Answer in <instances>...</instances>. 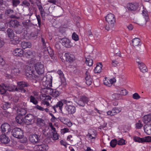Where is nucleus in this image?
<instances>
[{"instance_id": "1", "label": "nucleus", "mask_w": 151, "mask_h": 151, "mask_svg": "<svg viewBox=\"0 0 151 151\" xmlns=\"http://www.w3.org/2000/svg\"><path fill=\"white\" fill-rule=\"evenodd\" d=\"M46 79L45 81H43L42 84L43 86L46 87L44 88L45 91H46L47 94H49L52 97H56L60 95L59 91L55 89H52L50 88L52 86V77L50 74L47 75L46 76Z\"/></svg>"}, {"instance_id": "2", "label": "nucleus", "mask_w": 151, "mask_h": 151, "mask_svg": "<svg viewBox=\"0 0 151 151\" xmlns=\"http://www.w3.org/2000/svg\"><path fill=\"white\" fill-rule=\"evenodd\" d=\"M24 65L23 63L18 61H15L11 68V74L14 76L18 75L24 70Z\"/></svg>"}, {"instance_id": "3", "label": "nucleus", "mask_w": 151, "mask_h": 151, "mask_svg": "<svg viewBox=\"0 0 151 151\" xmlns=\"http://www.w3.org/2000/svg\"><path fill=\"white\" fill-rule=\"evenodd\" d=\"M12 133L14 137L19 139L20 142L21 143H25L27 140V138L24 137L23 132L20 128H16L13 129Z\"/></svg>"}, {"instance_id": "4", "label": "nucleus", "mask_w": 151, "mask_h": 151, "mask_svg": "<svg viewBox=\"0 0 151 151\" xmlns=\"http://www.w3.org/2000/svg\"><path fill=\"white\" fill-rule=\"evenodd\" d=\"M8 25L10 27H19L20 29H17L16 30V33L17 34H20L22 32L24 29L22 26L19 24L18 22L16 20H12L9 22L7 23Z\"/></svg>"}, {"instance_id": "5", "label": "nucleus", "mask_w": 151, "mask_h": 151, "mask_svg": "<svg viewBox=\"0 0 151 151\" xmlns=\"http://www.w3.org/2000/svg\"><path fill=\"white\" fill-rule=\"evenodd\" d=\"M71 103V102L70 101H67L65 99H63L60 101L58 102L55 105L52 106V107L55 112H57V109L59 108V109L61 113H63L64 112L62 110L63 106V104H66L67 103Z\"/></svg>"}, {"instance_id": "6", "label": "nucleus", "mask_w": 151, "mask_h": 151, "mask_svg": "<svg viewBox=\"0 0 151 151\" xmlns=\"http://www.w3.org/2000/svg\"><path fill=\"white\" fill-rule=\"evenodd\" d=\"M29 86V84L26 82L24 81H20L17 82V88L18 92L24 93L26 91V89L25 88Z\"/></svg>"}, {"instance_id": "7", "label": "nucleus", "mask_w": 151, "mask_h": 151, "mask_svg": "<svg viewBox=\"0 0 151 151\" xmlns=\"http://www.w3.org/2000/svg\"><path fill=\"white\" fill-rule=\"evenodd\" d=\"M72 103H67L65 106L64 108L65 112L68 114H73L75 113L76 111L75 107L71 104Z\"/></svg>"}, {"instance_id": "8", "label": "nucleus", "mask_w": 151, "mask_h": 151, "mask_svg": "<svg viewBox=\"0 0 151 151\" xmlns=\"http://www.w3.org/2000/svg\"><path fill=\"white\" fill-rule=\"evenodd\" d=\"M35 68L36 72L39 74H42L44 73V65L41 62H38L35 63Z\"/></svg>"}, {"instance_id": "9", "label": "nucleus", "mask_w": 151, "mask_h": 151, "mask_svg": "<svg viewBox=\"0 0 151 151\" xmlns=\"http://www.w3.org/2000/svg\"><path fill=\"white\" fill-rule=\"evenodd\" d=\"M89 101V99L84 96H81L78 100L77 103L79 106H84L85 104H87Z\"/></svg>"}, {"instance_id": "10", "label": "nucleus", "mask_w": 151, "mask_h": 151, "mask_svg": "<svg viewBox=\"0 0 151 151\" xmlns=\"http://www.w3.org/2000/svg\"><path fill=\"white\" fill-rule=\"evenodd\" d=\"M106 21L108 22L109 24H114L116 22V19L114 15L111 14H109L105 17Z\"/></svg>"}, {"instance_id": "11", "label": "nucleus", "mask_w": 151, "mask_h": 151, "mask_svg": "<svg viewBox=\"0 0 151 151\" xmlns=\"http://www.w3.org/2000/svg\"><path fill=\"white\" fill-rule=\"evenodd\" d=\"M122 109L120 108L115 107L113 108L111 110H110L107 112V115L112 116L117 114L121 111Z\"/></svg>"}, {"instance_id": "12", "label": "nucleus", "mask_w": 151, "mask_h": 151, "mask_svg": "<svg viewBox=\"0 0 151 151\" xmlns=\"http://www.w3.org/2000/svg\"><path fill=\"white\" fill-rule=\"evenodd\" d=\"M34 119L33 115L30 114H28L24 118V122L26 124H31L34 122Z\"/></svg>"}, {"instance_id": "13", "label": "nucleus", "mask_w": 151, "mask_h": 151, "mask_svg": "<svg viewBox=\"0 0 151 151\" xmlns=\"http://www.w3.org/2000/svg\"><path fill=\"white\" fill-rule=\"evenodd\" d=\"M40 137L39 135L36 134H34L30 135L29 140L31 142L35 144L39 141Z\"/></svg>"}, {"instance_id": "14", "label": "nucleus", "mask_w": 151, "mask_h": 151, "mask_svg": "<svg viewBox=\"0 0 151 151\" xmlns=\"http://www.w3.org/2000/svg\"><path fill=\"white\" fill-rule=\"evenodd\" d=\"M61 42L63 45L65 47L70 48L73 46V44L70 40L67 38L62 39Z\"/></svg>"}, {"instance_id": "15", "label": "nucleus", "mask_w": 151, "mask_h": 151, "mask_svg": "<svg viewBox=\"0 0 151 151\" xmlns=\"http://www.w3.org/2000/svg\"><path fill=\"white\" fill-rule=\"evenodd\" d=\"M24 51L19 48H17L14 49L12 52V54L14 56L22 57L23 56Z\"/></svg>"}, {"instance_id": "16", "label": "nucleus", "mask_w": 151, "mask_h": 151, "mask_svg": "<svg viewBox=\"0 0 151 151\" xmlns=\"http://www.w3.org/2000/svg\"><path fill=\"white\" fill-rule=\"evenodd\" d=\"M116 82V79L115 78L110 79L106 78L104 80V84L108 86H111L112 84Z\"/></svg>"}, {"instance_id": "17", "label": "nucleus", "mask_w": 151, "mask_h": 151, "mask_svg": "<svg viewBox=\"0 0 151 151\" xmlns=\"http://www.w3.org/2000/svg\"><path fill=\"white\" fill-rule=\"evenodd\" d=\"M25 55L27 58L30 60L34 59L36 57L35 52L31 50H29L26 52Z\"/></svg>"}, {"instance_id": "18", "label": "nucleus", "mask_w": 151, "mask_h": 151, "mask_svg": "<svg viewBox=\"0 0 151 151\" xmlns=\"http://www.w3.org/2000/svg\"><path fill=\"white\" fill-rule=\"evenodd\" d=\"M97 133L96 131L93 129H90L88 130L87 136L90 139H95L96 137Z\"/></svg>"}, {"instance_id": "19", "label": "nucleus", "mask_w": 151, "mask_h": 151, "mask_svg": "<svg viewBox=\"0 0 151 151\" xmlns=\"http://www.w3.org/2000/svg\"><path fill=\"white\" fill-rule=\"evenodd\" d=\"M139 4L137 3H129L128 4L127 7L128 10L134 11L137 10L139 7Z\"/></svg>"}, {"instance_id": "20", "label": "nucleus", "mask_w": 151, "mask_h": 151, "mask_svg": "<svg viewBox=\"0 0 151 151\" xmlns=\"http://www.w3.org/2000/svg\"><path fill=\"white\" fill-rule=\"evenodd\" d=\"M1 129L2 133H4L6 131L7 132H8L11 130L10 126L8 123H5L1 125Z\"/></svg>"}, {"instance_id": "21", "label": "nucleus", "mask_w": 151, "mask_h": 151, "mask_svg": "<svg viewBox=\"0 0 151 151\" xmlns=\"http://www.w3.org/2000/svg\"><path fill=\"white\" fill-rule=\"evenodd\" d=\"M65 56L66 58V60L70 62H72L76 59L75 56L72 53H65Z\"/></svg>"}, {"instance_id": "22", "label": "nucleus", "mask_w": 151, "mask_h": 151, "mask_svg": "<svg viewBox=\"0 0 151 151\" xmlns=\"http://www.w3.org/2000/svg\"><path fill=\"white\" fill-rule=\"evenodd\" d=\"M47 51L46 50H45L44 51L47 54L48 53L52 59L53 60H56L57 58L54 55L53 51L51 49V47H47Z\"/></svg>"}, {"instance_id": "23", "label": "nucleus", "mask_w": 151, "mask_h": 151, "mask_svg": "<svg viewBox=\"0 0 151 151\" xmlns=\"http://www.w3.org/2000/svg\"><path fill=\"white\" fill-rule=\"evenodd\" d=\"M140 63V62L138 61L137 62L138 67L140 71L143 73L147 72V68L145 64L143 63Z\"/></svg>"}, {"instance_id": "24", "label": "nucleus", "mask_w": 151, "mask_h": 151, "mask_svg": "<svg viewBox=\"0 0 151 151\" xmlns=\"http://www.w3.org/2000/svg\"><path fill=\"white\" fill-rule=\"evenodd\" d=\"M0 140L1 142L3 143L7 144L10 141L9 138L5 135H1L0 136Z\"/></svg>"}, {"instance_id": "25", "label": "nucleus", "mask_w": 151, "mask_h": 151, "mask_svg": "<svg viewBox=\"0 0 151 151\" xmlns=\"http://www.w3.org/2000/svg\"><path fill=\"white\" fill-rule=\"evenodd\" d=\"M143 121L146 124L151 121V113L144 115L143 117Z\"/></svg>"}, {"instance_id": "26", "label": "nucleus", "mask_w": 151, "mask_h": 151, "mask_svg": "<svg viewBox=\"0 0 151 151\" xmlns=\"http://www.w3.org/2000/svg\"><path fill=\"white\" fill-rule=\"evenodd\" d=\"M37 125L40 127H42L45 126V122L44 120L41 118H37L36 120Z\"/></svg>"}, {"instance_id": "27", "label": "nucleus", "mask_w": 151, "mask_h": 151, "mask_svg": "<svg viewBox=\"0 0 151 151\" xmlns=\"http://www.w3.org/2000/svg\"><path fill=\"white\" fill-rule=\"evenodd\" d=\"M102 65L101 63H97L96 67L94 70V72L96 73H99L101 72L102 70Z\"/></svg>"}, {"instance_id": "28", "label": "nucleus", "mask_w": 151, "mask_h": 151, "mask_svg": "<svg viewBox=\"0 0 151 151\" xmlns=\"http://www.w3.org/2000/svg\"><path fill=\"white\" fill-rule=\"evenodd\" d=\"M7 86L4 84L0 85V93L1 94H5L7 90Z\"/></svg>"}, {"instance_id": "29", "label": "nucleus", "mask_w": 151, "mask_h": 151, "mask_svg": "<svg viewBox=\"0 0 151 151\" xmlns=\"http://www.w3.org/2000/svg\"><path fill=\"white\" fill-rule=\"evenodd\" d=\"M21 47L24 49L27 48H30L31 47L32 45L29 42H22L21 44Z\"/></svg>"}, {"instance_id": "30", "label": "nucleus", "mask_w": 151, "mask_h": 151, "mask_svg": "<svg viewBox=\"0 0 151 151\" xmlns=\"http://www.w3.org/2000/svg\"><path fill=\"white\" fill-rule=\"evenodd\" d=\"M7 90L10 91H18L17 87H16L15 86L13 85H10L8 86H7Z\"/></svg>"}, {"instance_id": "31", "label": "nucleus", "mask_w": 151, "mask_h": 151, "mask_svg": "<svg viewBox=\"0 0 151 151\" xmlns=\"http://www.w3.org/2000/svg\"><path fill=\"white\" fill-rule=\"evenodd\" d=\"M145 132L148 135H151V125H146L144 127Z\"/></svg>"}, {"instance_id": "32", "label": "nucleus", "mask_w": 151, "mask_h": 151, "mask_svg": "<svg viewBox=\"0 0 151 151\" xmlns=\"http://www.w3.org/2000/svg\"><path fill=\"white\" fill-rule=\"evenodd\" d=\"M6 14L9 16L11 18H14L15 16L14 15V11L11 9H8L6 10L5 12Z\"/></svg>"}, {"instance_id": "33", "label": "nucleus", "mask_w": 151, "mask_h": 151, "mask_svg": "<svg viewBox=\"0 0 151 151\" xmlns=\"http://www.w3.org/2000/svg\"><path fill=\"white\" fill-rule=\"evenodd\" d=\"M17 112L19 115L21 116L25 115L27 113V110L25 108H20L17 110Z\"/></svg>"}, {"instance_id": "34", "label": "nucleus", "mask_w": 151, "mask_h": 151, "mask_svg": "<svg viewBox=\"0 0 151 151\" xmlns=\"http://www.w3.org/2000/svg\"><path fill=\"white\" fill-rule=\"evenodd\" d=\"M35 108L38 110L42 111H45V112H46L47 113H49L50 112V110L48 109L49 107H48L47 108L44 109L43 107L38 105H37L35 106Z\"/></svg>"}, {"instance_id": "35", "label": "nucleus", "mask_w": 151, "mask_h": 151, "mask_svg": "<svg viewBox=\"0 0 151 151\" xmlns=\"http://www.w3.org/2000/svg\"><path fill=\"white\" fill-rule=\"evenodd\" d=\"M57 73L59 75V77L61 79V81L63 83H65V80L63 72L60 70H59L57 71Z\"/></svg>"}, {"instance_id": "36", "label": "nucleus", "mask_w": 151, "mask_h": 151, "mask_svg": "<svg viewBox=\"0 0 151 151\" xmlns=\"http://www.w3.org/2000/svg\"><path fill=\"white\" fill-rule=\"evenodd\" d=\"M140 39L138 38H135L133 39L132 40V42L133 44V45L134 46H136L140 45Z\"/></svg>"}, {"instance_id": "37", "label": "nucleus", "mask_w": 151, "mask_h": 151, "mask_svg": "<svg viewBox=\"0 0 151 151\" xmlns=\"http://www.w3.org/2000/svg\"><path fill=\"white\" fill-rule=\"evenodd\" d=\"M7 34L8 37L11 39L14 36V34L13 30L8 29L7 31Z\"/></svg>"}, {"instance_id": "38", "label": "nucleus", "mask_w": 151, "mask_h": 151, "mask_svg": "<svg viewBox=\"0 0 151 151\" xmlns=\"http://www.w3.org/2000/svg\"><path fill=\"white\" fill-rule=\"evenodd\" d=\"M86 63L89 66H92L93 63V60L92 58L90 57L86 58Z\"/></svg>"}, {"instance_id": "39", "label": "nucleus", "mask_w": 151, "mask_h": 151, "mask_svg": "<svg viewBox=\"0 0 151 151\" xmlns=\"http://www.w3.org/2000/svg\"><path fill=\"white\" fill-rule=\"evenodd\" d=\"M1 107L3 109L6 110L10 107V104L8 102H4L1 104Z\"/></svg>"}, {"instance_id": "40", "label": "nucleus", "mask_w": 151, "mask_h": 151, "mask_svg": "<svg viewBox=\"0 0 151 151\" xmlns=\"http://www.w3.org/2000/svg\"><path fill=\"white\" fill-rule=\"evenodd\" d=\"M16 120L17 123L20 124H21L24 122V120L23 117L19 115H18L16 117Z\"/></svg>"}, {"instance_id": "41", "label": "nucleus", "mask_w": 151, "mask_h": 151, "mask_svg": "<svg viewBox=\"0 0 151 151\" xmlns=\"http://www.w3.org/2000/svg\"><path fill=\"white\" fill-rule=\"evenodd\" d=\"M30 102L36 105L38 103V101L35 97L31 95L29 98Z\"/></svg>"}, {"instance_id": "42", "label": "nucleus", "mask_w": 151, "mask_h": 151, "mask_svg": "<svg viewBox=\"0 0 151 151\" xmlns=\"http://www.w3.org/2000/svg\"><path fill=\"white\" fill-rule=\"evenodd\" d=\"M25 75L27 78L29 79H31L32 78V71L31 70H29L28 72L27 71L25 72Z\"/></svg>"}, {"instance_id": "43", "label": "nucleus", "mask_w": 151, "mask_h": 151, "mask_svg": "<svg viewBox=\"0 0 151 151\" xmlns=\"http://www.w3.org/2000/svg\"><path fill=\"white\" fill-rule=\"evenodd\" d=\"M134 140L136 142H143V138H140L138 137L135 136L133 137Z\"/></svg>"}, {"instance_id": "44", "label": "nucleus", "mask_w": 151, "mask_h": 151, "mask_svg": "<svg viewBox=\"0 0 151 151\" xmlns=\"http://www.w3.org/2000/svg\"><path fill=\"white\" fill-rule=\"evenodd\" d=\"M117 144V141L116 139H112L110 142V145L112 147H115Z\"/></svg>"}, {"instance_id": "45", "label": "nucleus", "mask_w": 151, "mask_h": 151, "mask_svg": "<svg viewBox=\"0 0 151 151\" xmlns=\"http://www.w3.org/2000/svg\"><path fill=\"white\" fill-rule=\"evenodd\" d=\"M40 150H46L48 149V147L45 145H40Z\"/></svg>"}, {"instance_id": "46", "label": "nucleus", "mask_w": 151, "mask_h": 151, "mask_svg": "<svg viewBox=\"0 0 151 151\" xmlns=\"http://www.w3.org/2000/svg\"><path fill=\"white\" fill-rule=\"evenodd\" d=\"M143 142H151V137L150 136H147L143 138Z\"/></svg>"}, {"instance_id": "47", "label": "nucleus", "mask_w": 151, "mask_h": 151, "mask_svg": "<svg viewBox=\"0 0 151 151\" xmlns=\"http://www.w3.org/2000/svg\"><path fill=\"white\" fill-rule=\"evenodd\" d=\"M36 16L37 21L38 27H40L41 26V18L39 15H36Z\"/></svg>"}, {"instance_id": "48", "label": "nucleus", "mask_w": 151, "mask_h": 151, "mask_svg": "<svg viewBox=\"0 0 151 151\" xmlns=\"http://www.w3.org/2000/svg\"><path fill=\"white\" fill-rule=\"evenodd\" d=\"M142 15L146 21H148L149 19L148 15L147 12L144 10L142 12Z\"/></svg>"}, {"instance_id": "49", "label": "nucleus", "mask_w": 151, "mask_h": 151, "mask_svg": "<svg viewBox=\"0 0 151 151\" xmlns=\"http://www.w3.org/2000/svg\"><path fill=\"white\" fill-rule=\"evenodd\" d=\"M19 0H12V3L13 6H17L20 3Z\"/></svg>"}, {"instance_id": "50", "label": "nucleus", "mask_w": 151, "mask_h": 151, "mask_svg": "<svg viewBox=\"0 0 151 151\" xmlns=\"http://www.w3.org/2000/svg\"><path fill=\"white\" fill-rule=\"evenodd\" d=\"M72 38L75 41H77L79 40L78 36L75 32H74L73 34Z\"/></svg>"}, {"instance_id": "51", "label": "nucleus", "mask_w": 151, "mask_h": 151, "mask_svg": "<svg viewBox=\"0 0 151 151\" xmlns=\"http://www.w3.org/2000/svg\"><path fill=\"white\" fill-rule=\"evenodd\" d=\"M114 24H108L107 25H106L105 27V29L107 31H109L111 29H112L114 27Z\"/></svg>"}, {"instance_id": "52", "label": "nucleus", "mask_w": 151, "mask_h": 151, "mask_svg": "<svg viewBox=\"0 0 151 151\" xmlns=\"http://www.w3.org/2000/svg\"><path fill=\"white\" fill-rule=\"evenodd\" d=\"M117 141V144L119 145H122L125 144V141L122 139H119Z\"/></svg>"}, {"instance_id": "53", "label": "nucleus", "mask_w": 151, "mask_h": 151, "mask_svg": "<svg viewBox=\"0 0 151 151\" xmlns=\"http://www.w3.org/2000/svg\"><path fill=\"white\" fill-rule=\"evenodd\" d=\"M52 138L53 140H56L58 139V135L57 133V132H55L52 133Z\"/></svg>"}, {"instance_id": "54", "label": "nucleus", "mask_w": 151, "mask_h": 151, "mask_svg": "<svg viewBox=\"0 0 151 151\" xmlns=\"http://www.w3.org/2000/svg\"><path fill=\"white\" fill-rule=\"evenodd\" d=\"M43 58L45 60L48 61L50 60V58L47 54L44 51Z\"/></svg>"}, {"instance_id": "55", "label": "nucleus", "mask_w": 151, "mask_h": 151, "mask_svg": "<svg viewBox=\"0 0 151 151\" xmlns=\"http://www.w3.org/2000/svg\"><path fill=\"white\" fill-rule=\"evenodd\" d=\"M132 98L133 99L136 100L139 99L140 98V96L137 93H135L132 95Z\"/></svg>"}, {"instance_id": "56", "label": "nucleus", "mask_w": 151, "mask_h": 151, "mask_svg": "<svg viewBox=\"0 0 151 151\" xmlns=\"http://www.w3.org/2000/svg\"><path fill=\"white\" fill-rule=\"evenodd\" d=\"M112 97L113 99L118 100L120 97V95L118 93H114L112 95Z\"/></svg>"}, {"instance_id": "57", "label": "nucleus", "mask_w": 151, "mask_h": 151, "mask_svg": "<svg viewBox=\"0 0 151 151\" xmlns=\"http://www.w3.org/2000/svg\"><path fill=\"white\" fill-rule=\"evenodd\" d=\"M50 102H51V101H47L45 99L42 101V103L43 104L46 105L47 107L50 106Z\"/></svg>"}, {"instance_id": "58", "label": "nucleus", "mask_w": 151, "mask_h": 151, "mask_svg": "<svg viewBox=\"0 0 151 151\" xmlns=\"http://www.w3.org/2000/svg\"><path fill=\"white\" fill-rule=\"evenodd\" d=\"M136 127L137 129H141L143 126V125L139 121L136 124Z\"/></svg>"}, {"instance_id": "59", "label": "nucleus", "mask_w": 151, "mask_h": 151, "mask_svg": "<svg viewBox=\"0 0 151 151\" xmlns=\"http://www.w3.org/2000/svg\"><path fill=\"white\" fill-rule=\"evenodd\" d=\"M120 94L122 95H126L127 93V92L126 89H122L120 90Z\"/></svg>"}, {"instance_id": "60", "label": "nucleus", "mask_w": 151, "mask_h": 151, "mask_svg": "<svg viewBox=\"0 0 151 151\" xmlns=\"http://www.w3.org/2000/svg\"><path fill=\"white\" fill-rule=\"evenodd\" d=\"M23 26L25 28L27 29L29 27V23L26 22H22Z\"/></svg>"}, {"instance_id": "61", "label": "nucleus", "mask_w": 151, "mask_h": 151, "mask_svg": "<svg viewBox=\"0 0 151 151\" xmlns=\"http://www.w3.org/2000/svg\"><path fill=\"white\" fill-rule=\"evenodd\" d=\"M30 3L28 2L27 1H24L22 4V6H29L30 5Z\"/></svg>"}, {"instance_id": "62", "label": "nucleus", "mask_w": 151, "mask_h": 151, "mask_svg": "<svg viewBox=\"0 0 151 151\" xmlns=\"http://www.w3.org/2000/svg\"><path fill=\"white\" fill-rule=\"evenodd\" d=\"M85 78L86 81L89 80V79H91L90 78L89 73L87 71H86V73Z\"/></svg>"}, {"instance_id": "63", "label": "nucleus", "mask_w": 151, "mask_h": 151, "mask_svg": "<svg viewBox=\"0 0 151 151\" xmlns=\"http://www.w3.org/2000/svg\"><path fill=\"white\" fill-rule=\"evenodd\" d=\"M69 131V129L67 128H65L61 130V132L62 133L64 134L68 132Z\"/></svg>"}, {"instance_id": "64", "label": "nucleus", "mask_w": 151, "mask_h": 151, "mask_svg": "<svg viewBox=\"0 0 151 151\" xmlns=\"http://www.w3.org/2000/svg\"><path fill=\"white\" fill-rule=\"evenodd\" d=\"M45 128L43 129L42 130V132L45 135H46V133H47V132L48 131L49 129L48 127V126H44Z\"/></svg>"}]
</instances>
